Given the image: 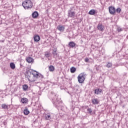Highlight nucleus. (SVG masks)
I'll use <instances>...</instances> for the list:
<instances>
[{
  "mask_svg": "<svg viewBox=\"0 0 128 128\" xmlns=\"http://www.w3.org/2000/svg\"><path fill=\"white\" fill-rule=\"evenodd\" d=\"M96 70L98 72V70H100V66H96Z\"/></svg>",
  "mask_w": 128,
  "mask_h": 128,
  "instance_id": "7c9ffc66",
  "label": "nucleus"
},
{
  "mask_svg": "<svg viewBox=\"0 0 128 128\" xmlns=\"http://www.w3.org/2000/svg\"><path fill=\"white\" fill-rule=\"evenodd\" d=\"M45 118L46 120H50L52 118L50 117V115L47 114L45 115Z\"/></svg>",
  "mask_w": 128,
  "mask_h": 128,
  "instance_id": "5701e85b",
  "label": "nucleus"
},
{
  "mask_svg": "<svg viewBox=\"0 0 128 128\" xmlns=\"http://www.w3.org/2000/svg\"><path fill=\"white\" fill-rule=\"evenodd\" d=\"M86 78V74L85 72L80 73L77 78L79 84H84Z\"/></svg>",
  "mask_w": 128,
  "mask_h": 128,
  "instance_id": "20e7f679",
  "label": "nucleus"
},
{
  "mask_svg": "<svg viewBox=\"0 0 128 128\" xmlns=\"http://www.w3.org/2000/svg\"><path fill=\"white\" fill-rule=\"evenodd\" d=\"M70 70L72 74H74V72H76V68L74 67H72L70 69Z\"/></svg>",
  "mask_w": 128,
  "mask_h": 128,
  "instance_id": "4be33fe9",
  "label": "nucleus"
},
{
  "mask_svg": "<svg viewBox=\"0 0 128 128\" xmlns=\"http://www.w3.org/2000/svg\"><path fill=\"white\" fill-rule=\"evenodd\" d=\"M118 32H122V29L120 28H118Z\"/></svg>",
  "mask_w": 128,
  "mask_h": 128,
  "instance_id": "cd10ccee",
  "label": "nucleus"
},
{
  "mask_svg": "<svg viewBox=\"0 0 128 128\" xmlns=\"http://www.w3.org/2000/svg\"><path fill=\"white\" fill-rule=\"evenodd\" d=\"M102 92V90L100 88H96L94 90L95 94H100Z\"/></svg>",
  "mask_w": 128,
  "mask_h": 128,
  "instance_id": "f8f14e48",
  "label": "nucleus"
},
{
  "mask_svg": "<svg viewBox=\"0 0 128 128\" xmlns=\"http://www.w3.org/2000/svg\"><path fill=\"white\" fill-rule=\"evenodd\" d=\"M49 98L50 100H52L54 106H56L58 110H60L61 102L60 100H58V95H56L54 92H51L50 94L49 95Z\"/></svg>",
  "mask_w": 128,
  "mask_h": 128,
  "instance_id": "f03ea898",
  "label": "nucleus"
},
{
  "mask_svg": "<svg viewBox=\"0 0 128 128\" xmlns=\"http://www.w3.org/2000/svg\"><path fill=\"white\" fill-rule=\"evenodd\" d=\"M34 40L35 42H38L40 40V37L38 35H35L34 36Z\"/></svg>",
  "mask_w": 128,
  "mask_h": 128,
  "instance_id": "0eeeda50",
  "label": "nucleus"
},
{
  "mask_svg": "<svg viewBox=\"0 0 128 128\" xmlns=\"http://www.w3.org/2000/svg\"><path fill=\"white\" fill-rule=\"evenodd\" d=\"M72 8H74V7H72L69 10L68 12V18H74L76 16V12H74L72 11Z\"/></svg>",
  "mask_w": 128,
  "mask_h": 128,
  "instance_id": "39448f33",
  "label": "nucleus"
},
{
  "mask_svg": "<svg viewBox=\"0 0 128 128\" xmlns=\"http://www.w3.org/2000/svg\"><path fill=\"white\" fill-rule=\"evenodd\" d=\"M92 104H98L100 100L98 98H93L92 100Z\"/></svg>",
  "mask_w": 128,
  "mask_h": 128,
  "instance_id": "9d476101",
  "label": "nucleus"
},
{
  "mask_svg": "<svg viewBox=\"0 0 128 128\" xmlns=\"http://www.w3.org/2000/svg\"><path fill=\"white\" fill-rule=\"evenodd\" d=\"M112 62H108V64H106V67L108 68H112Z\"/></svg>",
  "mask_w": 128,
  "mask_h": 128,
  "instance_id": "393cba45",
  "label": "nucleus"
},
{
  "mask_svg": "<svg viewBox=\"0 0 128 128\" xmlns=\"http://www.w3.org/2000/svg\"><path fill=\"white\" fill-rule=\"evenodd\" d=\"M87 110L89 114H92V108H88L87 109Z\"/></svg>",
  "mask_w": 128,
  "mask_h": 128,
  "instance_id": "bb28decb",
  "label": "nucleus"
},
{
  "mask_svg": "<svg viewBox=\"0 0 128 128\" xmlns=\"http://www.w3.org/2000/svg\"><path fill=\"white\" fill-rule=\"evenodd\" d=\"M45 56L46 58H50V54H49V53L45 54Z\"/></svg>",
  "mask_w": 128,
  "mask_h": 128,
  "instance_id": "c85d7f7f",
  "label": "nucleus"
},
{
  "mask_svg": "<svg viewBox=\"0 0 128 128\" xmlns=\"http://www.w3.org/2000/svg\"><path fill=\"white\" fill-rule=\"evenodd\" d=\"M21 101L22 104H27L28 102V100L26 98H22Z\"/></svg>",
  "mask_w": 128,
  "mask_h": 128,
  "instance_id": "a211bd4d",
  "label": "nucleus"
},
{
  "mask_svg": "<svg viewBox=\"0 0 128 128\" xmlns=\"http://www.w3.org/2000/svg\"><path fill=\"white\" fill-rule=\"evenodd\" d=\"M98 30H100L101 32H103L104 30V26L102 24H98Z\"/></svg>",
  "mask_w": 128,
  "mask_h": 128,
  "instance_id": "dca6fc26",
  "label": "nucleus"
},
{
  "mask_svg": "<svg viewBox=\"0 0 128 128\" xmlns=\"http://www.w3.org/2000/svg\"><path fill=\"white\" fill-rule=\"evenodd\" d=\"M27 62L30 64L31 62H34V59L32 57H28L26 58Z\"/></svg>",
  "mask_w": 128,
  "mask_h": 128,
  "instance_id": "4468645a",
  "label": "nucleus"
},
{
  "mask_svg": "<svg viewBox=\"0 0 128 128\" xmlns=\"http://www.w3.org/2000/svg\"><path fill=\"white\" fill-rule=\"evenodd\" d=\"M48 70L50 71V72H54V67L53 66H50L49 67H48Z\"/></svg>",
  "mask_w": 128,
  "mask_h": 128,
  "instance_id": "412c9836",
  "label": "nucleus"
},
{
  "mask_svg": "<svg viewBox=\"0 0 128 128\" xmlns=\"http://www.w3.org/2000/svg\"><path fill=\"white\" fill-rule=\"evenodd\" d=\"M108 10L110 14H113L114 16L116 14V8L114 7L110 6L108 8Z\"/></svg>",
  "mask_w": 128,
  "mask_h": 128,
  "instance_id": "423d86ee",
  "label": "nucleus"
},
{
  "mask_svg": "<svg viewBox=\"0 0 128 128\" xmlns=\"http://www.w3.org/2000/svg\"><path fill=\"white\" fill-rule=\"evenodd\" d=\"M76 45V43H74V42H70L68 44V48H74Z\"/></svg>",
  "mask_w": 128,
  "mask_h": 128,
  "instance_id": "1a4fd4ad",
  "label": "nucleus"
},
{
  "mask_svg": "<svg viewBox=\"0 0 128 128\" xmlns=\"http://www.w3.org/2000/svg\"><path fill=\"white\" fill-rule=\"evenodd\" d=\"M32 16L33 18H36L38 16V12L36 11H35L32 13Z\"/></svg>",
  "mask_w": 128,
  "mask_h": 128,
  "instance_id": "9b49d317",
  "label": "nucleus"
},
{
  "mask_svg": "<svg viewBox=\"0 0 128 128\" xmlns=\"http://www.w3.org/2000/svg\"><path fill=\"white\" fill-rule=\"evenodd\" d=\"M89 14L91 16H94V14H96V10H91L88 12Z\"/></svg>",
  "mask_w": 128,
  "mask_h": 128,
  "instance_id": "6ab92c4d",
  "label": "nucleus"
},
{
  "mask_svg": "<svg viewBox=\"0 0 128 128\" xmlns=\"http://www.w3.org/2000/svg\"><path fill=\"white\" fill-rule=\"evenodd\" d=\"M1 106L2 110H8V105L6 104H2Z\"/></svg>",
  "mask_w": 128,
  "mask_h": 128,
  "instance_id": "2eb2a0df",
  "label": "nucleus"
},
{
  "mask_svg": "<svg viewBox=\"0 0 128 128\" xmlns=\"http://www.w3.org/2000/svg\"><path fill=\"white\" fill-rule=\"evenodd\" d=\"M57 29L58 30H60V32H64V26H61V25H59L57 26Z\"/></svg>",
  "mask_w": 128,
  "mask_h": 128,
  "instance_id": "6e6552de",
  "label": "nucleus"
},
{
  "mask_svg": "<svg viewBox=\"0 0 128 128\" xmlns=\"http://www.w3.org/2000/svg\"><path fill=\"white\" fill-rule=\"evenodd\" d=\"M24 114H25V116H28V114H30V110H28V108H25V109L24 110Z\"/></svg>",
  "mask_w": 128,
  "mask_h": 128,
  "instance_id": "f3484780",
  "label": "nucleus"
},
{
  "mask_svg": "<svg viewBox=\"0 0 128 128\" xmlns=\"http://www.w3.org/2000/svg\"><path fill=\"white\" fill-rule=\"evenodd\" d=\"M10 68L12 70H14L16 68V64L14 62L10 63Z\"/></svg>",
  "mask_w": 128,
  "mask_h": 128,
  "instance_id": "aec40b11",
  "label": "nucleus"
},
{
  "mask_svg": "<svg viewBox=\"0 0 128 128\" xmlns=\"http://www.w3.org/2000/svg\"><path fill=\"white\" fill-rule=\"evenodd\" d=\"M26 76L28 80L31 82L42 80V78H44V76L40 73L30 68L26 70Z\"/></svg>",
  "mask_w": 128,
  "mask_h": 128,
  "instance_id": "f257e3e1",
  "label": "nucleus"
},
{
  "mask_svg": "<svg viewBox=\"0 0 128 128\" xmlns=\"http://www.w3.org/2000/svg\"><path fill=\"white\" fill-rule=\"evenodd\" d=\"M57 50H58L56 48H55L52 50V54L54 55V58H56L58 56V52H56Z\"/></svg>",
  "mask_w": 128,
  "mask_h": 128,
  "instance_id": "ddd939ff",
  "label": "nucleus"
},
{
  "mask_svg": "<svg viewBox=\"0 0 128 128\" xmlns=\"http://www.w3.org/2000/svg\"><path fill=\"white\" fill-rule=\"evenodd\" d=\"M116 12H118V14H120V12H122V9H120V8H118L116 10Z\"/></svg>",
  "mask_w": 128,
  "mask_h": 128,
  "instance_id": "a878e982",
  "label": "nucleus"
},
{
  "mask_svg": "<svg viewBox=\"0 0 128 128\" xmlns=\"http://www.w3.org/2000/svg\"><path fill=\"white\" fill-rule=\"evenodd\" d=\"M88 60H90L88 59V58H86L84 59V62H88Z\"/></svg>",
  "mask_w": 128,
  "mask_h": 128,
  "instance_id": "c756f323",
  "label": "nucleus"
},
{
  "mask_svg": "<svg viewBox=\"0 0 128 128\" xmlns=\"http://www.w3.org/2000/svg\"><path fill=\"white\" fill-rule=\"evenodd\" d=\"M88 108V106H86V108Z\"/></svg>",
  "mask_w": 128,
  "mask_h": 128,
  "instance_id": "2f4dec72",
  "label": "nucleus"
},
{
  "mask_svg": "<svg viewBox=\"0 0 128 128\" xmlns=\"http://www.w3.org/2000/svg\"><path fill=\"white\" fill-rule=\"evenodd\" d=\"M22 6L24 10H30L32 8L33 4L30 0H26L22 4Z\"/></svg>",
  "mask_w": 128,
  "mask_h": 128,
  "instance_id": "7ed1b4c3",
  "label": "nucleus"
},
{
  "mask_svg": "<svg viewBox=\"0 0 128 128\" xmlns=\"http://www.w3.org/2000/svg\"><path fill=\"white\" fill-rule=\"evenodd\" d=\"M4 125H6V122H4Z\"/></svg>",
  "mask_w": 128,
  "mask_h": 128,
  "instance_id": "473e14b6",
  "label": "nucleus"
},
{
  "mask_svg": "<svg viewBox=\"0 0 128 128\" xmlns=\"http://www.w3.org/2000/svg\"><path fill=\"white\" fill-rule=\"evenodd\" d=\"M22 88H23L24 90H28V86L26 84H24L23 85Z\"/></svg>",
  "mask_w": 128,
  "mask_h": 128,
  "instance_id": "b1692460",
  "label": "nucleus"
}]
</instances>
